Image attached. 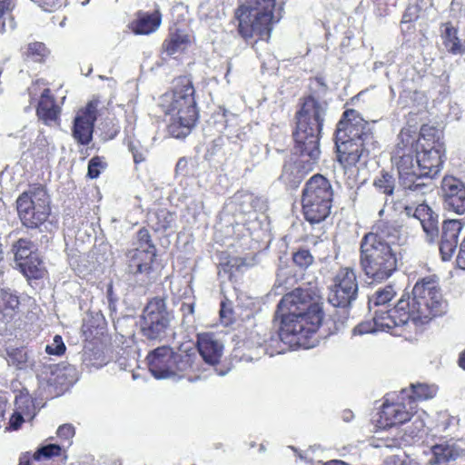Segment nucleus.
<instances>
[{
    "instance_id": "nucleus-32",
    "label": "nucleus",
    "mask_w": 465,
    "mask_h": 465,
    "mask_svg": "<svg viewBox=\"0 0 465 465\" xmlns=\"http://www.w3.org/2000/svg\"><path fill=\"white\" fill-rule=\"evenodd\" d=\"M19 268L28 278L37 279L41 278L44 274L43 262L37 253L25 262H20Z\"/></svg>"
},
{
    "instance_id": "nucleus-8",
    "label": "nucleus",
    "mask_w": 465,
    "mask_h": 465,
    "mask_svg": "<svg viewBox=\"0 0 465 465\" xmlns=\"http://www.w3.org/2000/svg\"><path fill=\"white\" fill-rule=\"evenodd\" d=\"M408 309L414 323L424 324L445 311V304L438 283L430 278L418 282L412 290Z\"/></svg>"
},
{
    "instance_id": "nucleus-45",
    "label": "nucleus",
    "mask_w": 465,
    "mask_h": 465,
    "mask_svg": "<svg viewBox=\"0 0 465 465\" xmlns=\"http://www.w3.org/2000/svg\"><path fill=\"white\" fill-rule=\"evenodd\" d=\"M57 435L62 439L69 440L74 435V428L71 424H64L58 428Z\"/></svg>"
},
{
    "instance_id": "nucleus-21",
    "label": "nucleus",
    "mask_w": 465,
    "mask_h": 465,
    "mask_svg": "<svg viewBox=\"0 0 465 465\" xmlns=\"http://www.w3.org/2000/svg\"><path fill=\"white\" fill-rule=\"evenodd\" d=\"M462 228L463 223L461 220L451 219L443 223L440 242V252L442 260L448 261L452 257Z\"/></svg>"
},
{
    "instance_id": "nucleus-20",
    "label": "nucleus",
    "mask_w": 465,
    "mask_h": 465,
    "mask_svg": "<svg viewBox=\"0 0 465 465\" xmlns=\"http://www.w3.org/2000/svg\"><path fill=\"white\" fill-rule=\"evenodd\" d=\"M425 422L421 415L414 418L411 425H408L403 431H398L394 438H381L377 447L401 448L402 445H411L422 438L424 434Z\"/></svg>"
},
{
    "instance_id": "nucleus-30",
    "label": "nucleus",
    "mask_w": 465,
    "mask_h": 465,
    "mask_svg": "<svg viewBox=\"0 0 465 465\" xmlns=\"http://www.w3.org/2000/svg\"><path fill=\"white\" fill-rule=\"evenodd\" d=\"M15 411L22 416H25L29 421L32 420L36 414L35 402L27 393L20 392L15 397Z\"/></svg>"
},
{
    "instance_id": "nucleus-40",
    "label": "nucleus",
    "mask_w": 465,
    "mask_h": 465,
    "mask_svg": "<svg viewBox=\"0 0 465 465\" xmlns=\"http://www.w3.org/2000/svg\"><path fill=\"white\" fill-rule=\"evenodd\" d=\"M65 345L63 341V339L60 335H55L54 337L53 342L51 344L46 345L45 351L50 355H62L65 351Z\"/></svg>"
},
{
    "instance_id": "nucleus-51",
    "label": "nucleus",
    "mask_w": 465,
    "mask_h": 465,
    "mask_svg": "<svg viewBox=\"0 0 465 465\" xmlns=\"http://www.w3.org/2000/svg\"><path fill=\"white\" fill-rule=\"evenodd\" d=\"M181 310H182L184 317L193 315L194 313V303L193 302L183 303Z\"/></svg>"
},
{
    "instance_id": "nucleus-29",
    "label": "nucleus",
    "mask_w": 465,
    "mask_h": 465,
    "mask_svg": "<svg viewBox=\"0 0 465 465\" xmlns=\"http://www.w3.org/2000/svg\"><path fill=\"white\" fill-rule=\"evenodd\" d=\"M442 32L443 45L447 50L453 54H461L465 53V43L458 37V30L450 24L444 25Z\"/></svg>"
},
{
    "instance_id": "nucleus-34",
    "label": "nucleus",
    "mask_w": 465,
    "mask_h": 465,
    "mask_svg": "<svg viewBox=\"0 0 465 465\" xmlns=\"http://www.w3.org/2000/svg\"><path fill=\"white\" fill-rule=\"evenodd\" d=\"M7 361L9 365L16 369L24 370L28 367V353L24 348L6 349Z\"/></svg>"
},
{
    "instance_id": "nucleus-49",
    "label": "nucleus",
    "mask_w": 465,
    "mask_h": 465,
    "mask_svg": "<svg viewBox=\"0 0 465 465\" xmlns=\"http://www.w3.org/2000/svg\"><path fill=\"white\" fill-rule=\"evenodd\" d=\"M7 408V402L2 399H0V429L5 427V411Z\"/></svg>"
},
{
    "instance_id": "nucleus-13",
    "label": "nucleus",
    "mask_w": 465,
    "mask_h": 465,
    "mask_svg": "<svg viewBox=\"0 0 465 465\" xmlns=\"http://www.w3.org/2000/svg\"><path fill=\"white\" fill-rule=\"evenodd\" d=\"M358 289L354 271L350 268H342L333 278L328 300L335 307H347L356 299Z\"/></svg>"
},
{
    "instance_id": "nucleus-24",
    "label": "nucleus",
    "mask_w": 465,
    "mask_h": 465,
    "mask_svg": "<svg viewBox=\"0 0 465 465\" xmlns=\"http://www.w3.org/2000/svg\"><path fill=\"white\" fill-rule=\"evenodd\" d=\"M36 113L39 119L45 124H52L57 121L60 108L55 104L54 98L50 94V89L45 88L41 94Z\"/></svg>"
},
{
    "instance_id": "nucleus-37",
    "label": "nucleus",
    "mask_w": 465,
    "mask_h": 465,
    "mask_svg": "<svg viewBox=\"0 0 465 465\" xmlns=\"http://www.w3.org/2000/svg\"><path fill=\"white\" fill-rule=\"evenodd\" d=\"M395 292L391 286H387L382 290L377 291L370 299V302L375 306L384 305L394 297Z\"/></svg>"
},
{
    "instance_id": "nucleus-57",
    "label": "nucleus",
    "mask_w": 465,
    "mask_h": 465,
    "mask_svg": "<svg viewBox=\"0 0 465 465\" xmlns=\"http://www.w3.org/2000/svg\"><path fill=\"white\" fill-rule=\"evenodd\" d=\"M5 25H6V23H5V21H4L3 24H2L1 31H5Z\"/></svg>"
},
{
    "instance_id": "nucleus-43",
    "label": "nucleus",
    "mask_w": 465,
    "mask_h": 465,
    "mask_svg": "<svg viewBox=\"0 0 465 465\" xmlns=\"http://www.w3.org/2000/svg\"><path fill=\"white\" fill-rule=\"evenodd\" d=\"M25 416L19 414L16 411L14 410L12 415L9 418V421L7 425H5V430H18L23 422L27 421Z\"/></svg>"
},
{
    "instance_id": "nucleus-15",
    "label": "nucleus",
    "mask_w": 465,
    "mask_h": 465,
    "mask_svg": "<svg viewBox=\"0 0 465 465\" xmlns=\"http://www.w3.org/2000/svg\"><path fill=\"white\" fill-rule=\"evenodd\" d=\"M99 101H90L84 108L80 109L74 117L72 129L74 139L80 144L87 145L92 141L94 124L97 119Z\"/></svg>"
},
{
    "instance_id": "nucleus-54",
    "label": "nucleus",
    "mask_w": 465,
    "mask_h": 465,
    "mask_svg": "<svg viewBox=\"0 0 465 465\" xmlns=\"http://www.w3.org/2000/svg\"><path fill=\"white\" fill-rule=\"evenodd\" d=\"M459 365L465 370V351L462 352L459 359Z\"/></svg>"
},
{
    "instance_id": "nucleus-26",
    "label": "nucleus",
    "mask_w": 465,
    "mask_h": 465,
    "mask_svg": "<svg viewBox=\"0 0 465 465\" xmlns=\"http://www.w3.org/2000/svg\"><path fill=\"white\" fill-rule=\"evenodd\" d=\"M438 391L435 385H429L426 383L411 384V388L404 389L401 391V400H407L412 401V405L416 406V401H426L432 399Z\"/></svg>"
},
{
    "instance_id": "nucleus-5",
    "label": "nucleus",
    "mask_w": 465,
    "mask_h": 465,
    "mask_svg": "<svg viewBox=\"0 0 465 465\" xmlns=\"http://www.w3.org/2000/svg\"><path fill=\"white\" fill-rule=\"evenodd\" d=\"M385 223L376 225L377 232L367 233L361 244V264L365 274L375 282L388 279L397 268V255L393 246L384 240L390 237Z\"/></svg>"
},
{
    "instance_id": "nucleus-3",
    "label": "nucleus",
    "mask_w": 465,
    "mask_h": 465,
    "mask_svg": "<svg viewBox=\"0 0 465 465\" xmlns=\"http://www.w3.org/2000/svg\"><path fill=\"white\" fill-rule=\"evenodd\" d=\"M161 105L170 116V134L175 138L187 136L198 117L194 88L191 80L187 77L177 78L173 83V91L162 96Z\"/></svg>"
},
{
    "instance_id": "nucleus-18",
    "label": "nucleus",
    "mask_w": 465,
    "mask_h": 465,
    "mask_svg": "<svg viewBox=\"0 0 465 465\" xmlns=\"http://www.w3.org/2000/svg\"><path fill=\"white\" fill-rule=\"evenodd\" d=\"M444 207L457 214L465 213V185L454 176H445L441 182Z\"/></svg>"
},
{
    "instance_id": "nucleus-33",
    "label": "nucleus",
    "mask_w": 465,
    "mask_h": 465,
    "mask_svg": "<svg viewBox=\"0 0 465 465\" xmlns=\"http://www.w3.org/2000/svg\"><path fill=\"white\" fill-rule=\"evenodd\" d=\"M12 251L15 254V260L19 265L20 262H25L36 254L34 243L27 239H19L14 243Z\"/></svg>"
},
{
    "instance_id": "nucleus-9",
    "label": "nucleus",
    "mask_w": 465,
    "mask_h": 465,
    "mask_svg": "<svg viewBox=\"0 0 465 465\" xmlns=\"http://www.w3.org/2000/svg\"><path fill=\"white\" fill-rule=\"evenodd\" d=\"M333 191L330 182L321 174L313 175L302 191V212L311 223L325 220L331 212Z\"/></svg>"
},
{
    "instance_id": "nucleus-41",
    "label": "nucleus",
    "mask_w": 465,
    "mask_h": 465,
    "mask_svg": "<svg viewBox=\"0 0 465 465\" xmlns=\"http://www.w3.org/2000/svg\"><path fill=\"white\" fill-rule=\"evenodd\" d=\"M375 331H378V328L374 317L372 321L363 322L355 326L352 333L353 335H362L367 333H373Z\"/></svg>"
},
{
    "instance_id": "nucleus-25",
    "label": "nucleus",
    "mask_w": 465,
    "mask_h": 465,
    "mask_svg": "<svg viewBox=\"0 0 465 465\" xmlns=\"http://www.w3.org/2000/svg\"><path fill=\"white\" fill-rule=\"evenodd\" d=\"M155 257V247L149 244V249H136L129 263V269L134 273L148 272Z\"/></svg>"
},
{
    "instance_id": "nucleus-46",
    "label": "nucleus",
    "mask_w": 465,
    "mask_h": 465,
    "mask_svg": "<svg viewBox=\"0 0 465 465\" xmlns=\"http://www.w3.org/2000/svg\"><path fill=\"white\" fill-rule=\"evenodd\" d=\"M28 51L33 55L36 54L40 57L45 55V46L42 43H34L29 45Z\"/></svg>"
},
{
    "instance_id": "nucleus-7",
    "label": "nucleus",
    "mask_w": 465,
    "mask_h": 465,
    "mask_svg": "<svg viewBox=\"0 0 465 465\" xmlns=\"http://www.w3.org/2000/svg\"><path fill=\"white\" fill-rule=\"evenodd\" d=\"M195 353L175 352L167 346L158 347L148 356L149 371L156 379H180L197 369Z\"/></svg>"
},
{
    "instance_id": "nucleus-14",
    "label": "nucleus",
    "mask_w": 465,
    "mask_h": 465,
    "mask_svg": "<svg viewBox=\"0 0 465 465\" xmlns=\"http://www.w3.org/2000/svg\"><path fill=\"white\" fill-rule=\"evenodd\" d=\"M444 153L445 150L440 143L434 144L430 148L422 145V151H418V173L419 178H422L421 183L434 184L432 179L436 177L441 170Z\"/></svg>"
},
{
    "instance_id": "nucleus-58",
    "label": "nucleus",
    "mask_w": 465,
    "mask_h": 465,
    "mask_svg": "<svg viewBox=\"0 0 465 465\" xmlns=\"http://www.w3.org/2000/svg\"><path fill=\"white\" fill-rule=\"evenodd\" d=\"M168 227H170V224H169V223L163 225V228H164V229H166V228H168Z\"/></svg>"
},
{
    "instance_id": "nucleus-55",
    "label": "nucleus",
    "mask_w": 465,
    "mask_h": 465,
    "mask_svg": "<svg viewBox=\"0 0 465 465\" xmlns=\"http://www.w3.org/2000/svg\"><path fill=\"white\" fill-rule=\"evenodd\" d=\"M7 23H8L9 29H15V28L16 25H15V22L14 20V17L9 16Z\"/></svg>"
},
{
    "instance_id": "nucleus-44",
    "label": "nucleus",
    "mask_w": 465,
    "mask_h": 465,
    "mask_svg": "<svg viewBox=\"0 0 465 465\" xmlns=\"http://www.w3.org/2000/svg\"><path fill=\"white\" fill-rule=\"evenodd\" d=\"M137 238L140 242V249H149L151 242V237L149 232L146 229H141L137 233Z\"/></svg>"
},
{
    "instance_id": "nucleus-23",
    "label": "nucleus",
    "mask_w": 465,
    "mask_h": 465,
    "mask_svg": "<svg viewBox=\"0 0 465 465\" xmlns=\"http://www.w3.org/2000/svg\"><path fill=\"white\" fill-rule=\"evenodd\" d=\"M463 454V450L455 444L443 443L430 449V457L426 465H448Z\"/></svg>"
},
{
    "instance_id": "nucleus-2",
    "label": "nucleus",
    "mask_w": 465,
    "mask_h": 465,
    "mask_svg": "<svg viewBox=\"0 0 465 465\" xmlns=\"http://www.w3.org/2000/svg\"><path fill=\"white\" fill-rule=\"evenodd\" d=\"M327 107L325 101L309 96L297 112V126L293 134L294 152L298 155L294 163L298 173L295 182H300L306 173L312 172L319 161V135Z\"/></svg>"
},
{
    "instance_id": "nucleus-38",
    "label": "nucleus",
    "mask_w": 465,
    "mask_h": 465,
    "mask_svg": "<svg viewBox=\"0 0 465 465\" xmlns=\"http://www.w3.org/2000/svg\"><path fill=\"white\" fill-rule=\"evenodd\" d=\"M292 259L294 263L302 268H307L313 262V256L305 249L294 252Z\"/></svg>"
},
{
    "instance_id": "nucleus-17",
    "label": "nucleus",
    "mask_w": 465,
    "mask_h": 465,
    "mask_svg": "<svg viewBox=\"0 0 465 465\" xmlns=\"http://www.w3.org/2000/svg\"><path fill=\"white\" fill-rule=\"evenodd\" d=\"M416 409L417 406H413L411 401L410 402L407 400H401L396 403L384 402L378 420L380 427L385 429L402 424L413 417Z\"/></svg>"
},
{
    "instance_id": "nucleus-4",
    "label": "nucleus",
    "mask_w": 465,
    "mask_h": 465,
    "mask_svg": "<svg viewBox=\"0 0 465 465\" xmlns=\"http://www.w3.org/2000/svg\"><path fill=\"white\" fill-rule=\"evenodd\" d=\"M420 139L411 128H403L398 135V143L392 152L391 162L399 173L400 184L405 196L426 195L434 190V184L421 183L419 178L417 154Z\"/></svg>"
},
{
    "instance_id": "nucleus-11",
    "label": "nucleus",
    "mask_w": 465,
    "mask_h": 465,
    "mask_svg": "<svg viewBox=\"0 0 465 465\" xmlns=\"http://www.w3.org/2000/svg\"><path fill=\"white\" fill-rule=\"evenodd\" d=\"M16 208L23 225L37 228L50 215V197L44 187H32L17 198Z\"/></svg>"
},
{
    "instance_id": "nucleus-1",
    "label": "nucleus",
    "mask_w": 465,
    "mask_h": 465,
    "mask_svg": "<svg viewBox=\"0 0 465 465\" xmlns=\"http://www.w3.org/2000/svg\"><path fill=\"white\" fill-rule=\"evenodd\" d=\"M281 318L279 336L284 343L305 349L314 347L313 335L322 323L323 312L310 289L297 288L285 294L278 304Z\"/></svg>"
},
{
    "instance_id": "nucleus-28",
    "label": "nucleus",
    "mask_w": 465,
    "mask_h": 465,
    "mask_svg": "<svg viewBox=\"0 0 465 465\" xmlns=\"http://www.w3.org/2000/svg\"><path fill=\"white\" fill-rule=\"evenodd\" d=\"M189 36L182 31L172 32L163 44V50L168 55H175L184 51L189 45Z\"/></svg>"
},
{
    "instance_id": "nucleus-6",
    "label": "nucleus",
    "mask_w": 465,
    "mask_h": 465,
    "mask_svg": "<svg viewBox=\"0 0 465 465\" xmlns=\"http://www.w3.org/2000/svg\"><path fill=\"white\" fill-rule=\"evenodd\" d=\"M372 138L368 123L360 114L353 109L346 110L336 130L335 143L340 163L345 167L355 165Z\"/></svg>"
},
{
    "instance_id": "nucleus-10",
    "label": "nucleus",
    "mask_w": 465,
    "mask_h": 465,
    "mask_svg": "<svg viewBox=\"0 0 465 465\" xmlns=\"http://www.w3.org/2000/svg\"><path fill=\"white\" fill-rule=\"evenodd\" d=\"M173 314L164 299L155 297L148 302L141 315V331L152 341H162L172 332Z\"/></svg>"
},
{
    "instance_id": "nucleus-48",
    "label": "nucleus",
    "mask_w": 465,
    "mask_h": 465,
    "mask_svg": "<svg viewBox=\"0 0 465 465\" xmlns=\"http://www.w3.org/2000/svg\"><path fill=\"white\" fill-rule=\"evenodd\" d=\"M15 6L14 0H0V18Z\"/></svg>"
},
{
    "instance_id": "nucleus-16",
    "label": "nucleus",
    "mask_w": 465,
    "mask_h": 465,
    "mask_svg": "<svg viewBox=\"0 0 465 465\" xmlns=\"http://www.w3.org/2000/svg\"><path fill=\"white\" fill-rule=\"evenodd\" d=\"M410 299L402 297L397 305L389 311L375 312V321L378 331H392L393 329L401 327L412 321L409 312Z\"/></svg>"
},
{
    "instance_id": "nucleus-53",
    "label": "nucleus",
    "mask_w": 465,
    "mask_h": 465,
    "mask_svg": "<svg viewBox=\"0 0 465 465\" xmlns=\"http://www.w3.org/2000/svg\"><path fill=\"white\" fill-rule=\"evenodd\" d=\"M4 269H5V266H4V262H3V250H2V246L0 245V276L3 275Z\"/></svg>"
},
{
    "instance_id": "nucleus-50",
    "label": "nucleus",
    "mask_w": 465,
    "mask_h": 465,
    "mask_svg": "<svg viewBox=\"0 0 465 465\" xmlns=\"http://www.w3.org/2000/svg\"><path fill=\"white\" fill-rule=\"evenodd\" d=\"M130 150L133 153V157L135 163H142L145 160L144 153L135 150L133 145H130Z\"/></svg>"
},
{
    "instance_id": "nucleus-22",
    "label": "nucleus",
    "mask_w": 465,
    "mask_h": 465,
    "mask_svg": "<svg viewBox=\"0 0 465 465\" xmlns=\"http://www.w3.org/2000/svg\"><path fill=\"white\" fill-rule=\"evenodd\" d=\"M197 347L203 360L210 365L217 364L223 353V344L213 333L198 334Z\"/></svg>"
},
{
    "instance_id": "nucleus-47",
    "label": "nucleus",
    "mask_w": 465,
    "mask_h": 465,
    "mask_svg": "<svg viewBox=\"0 0 465 465\" xmlns=\"http://www.w3.org/2000/svg\"><path fill=\"white\" fill-rule=\"evenodd\" d=\"M417 9L415 7H409L402 16V23H411L417 19Z\"/></svg>"
},
{
    "instance_id": "nucleus-36",
    "label": "nucleus",
    "mask_w": 465,
    "mask_h": 465,
    "mask_svg": "<svg viewBox=\"0 0 465 465\" xmlns=\"http://www.w3.org/2000/svg\"><path fill=\"white\" fill-rule=\"evenodd\" d=\"M19 305L18 297L8 290L0 291V310L8 313L15 311Z\"/></svg>"
},
{
    "instance_id": "nucleus-35",
    "label": "nucleus",
    "mask_w": 465,
    "mask_h": 465,
    "mask_svg": "<svg viewBox=\"0 0 465 465\" xmlns=\"http://www.w3.org/2000/svg\"><path fill=\"white\" fill-rule=\"evenodd\" d=\"M373 185L382 193L391 195L395 188V179L388 172H381V175L375 178Z\"/></svg>"
},
{
    "instance_id": "nucleus-19",
    "label": "nucleus",
    "mask_w": 465,
    "mask_h": 465,
    "mask_svg": "<svg viewBox=\"0 0 465 465\" xmlns=\"http://www.w3.org/2000/svg\"><path fill=\"white\" fill-rule=\"evenodd\" d=\"M410 200L416 198L415 203L418 204L415 208L412 206H406L404 212L407 216L412 217L416 223H418L426 232L430 241H433L438 233L436 222L431 218L430 208L424 204V195L406 196Z\"/></svg>"
},
{
    "instance_id": "nucleus-42",
    "label": "nucleus",
    "mask_w": 465,
    "mask_h": 465,
    "mask_svg": "<svg viewBox=\"0 0 465 465\" xmlns=\"http://www.w3.org/2000/svg\"><path fill=\"white\" fill-rule=\"evenodd\" d=\"M104 165L99 157H94L88 164V176L92 179L97 178Z\"/></svg>"
},
{
    "instance_id": "nucleus-56",
    "label": "nucleus",
    "mask_w": 465,
    "mask_h": 465,
    "mask_svg": "<svg viewBox=\"0 0 465 465\" xmlns=\"http://www.w3.org/2000/svg\"><path fill=\"white\" fill-rule=\"evenodd\" d=\"M231 70H232V64H231V63H228V66H227V73H226V74H225V77H227V76H228V74H229V73L231 72Z\"/></svg>"
},
{
    "instance_id": "nucleus-12",
    "label": "nucleus",
    "mask_w": 465,
    "mask_h": 465,
    "mask_svg": "<svg viewBox=\"0 0 465 465\" xmlns=\"http://www.w3.org/2000/svg\"><path fill=\"white\" fill-rule=\"evenodd\" d=\"M235 17L238 21V33L245 40L255 36L261 40H268L271 36L272 25L276 22L266 15L242 5L236 9Z\"/></svg>"
},
{
    "instance_id": "nucleus-31",
    "label": "nucleus",
    "mask_w": 465,
    "mask_h": 465,
    "mask_svg": "<svg viewBox=\"0 0 465 465\" xmlns=\"http://www.w3.org/2000/svg\"><path fill=\"white\" fill-rule=\"evenodd\" d=\"M276 0H244L241 5L250 10L253 9L262 15H266L267 17L279 21V17H275L273 11L275 8Z\"/></svg>"
},
{
    "instance_id": "nucleus-52",
    "label": "nucleus",
    "mask_w": 465,
    "mask_h": 465,
    "mask_svg": "<svg viewBox=\"0 0 465 465\" xmlns=\"http://www.w3.org/2000/svg\"><path fill=\"white\" fill-rule=\"evenodd\" d=\"M18 465H30V456L28 453L23 454L20 457Z\"/></svg>"
},
{
    "instance_id": "nucleus-39",
    "label": "nucleus",
    "mask_w": 465,
    "mask_h": 465,
    "mask_svg": "<svg viewBox=\"0 0 465 465\" xmlns=\"http://www.w3.org/2000/svg\"><path fill=\"white\" fill-rule=\"evenodd\" d=\"M61 448L57 444H49L40 448L33 455L34 459L39 460L42 457L51 458L53 456H58L60 454Z\"/></svg>"
},
{
    "instance_id": "nucleus-27",
    "label": "nucleus",
    "mask_w": 465,
    "mask_h": 465,
    "mask_svg": "<svg viewBox=\"0 0 465 465\" xmlns=\"http://www.w3.org/2000/svg\"><path fill=\"white\" fill-rule=\"evenodd\" d=\"M161 25V14L158 10L153 14L139 13L132 24V30L136 35H149L155 32Z\"/></svg>"
}]
</instances>
